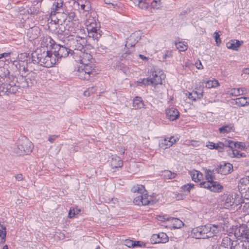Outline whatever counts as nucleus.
Listing matches in <instances>:
<instances>
[{
	"mask_svg": "<svg viewBox=\"0 0 249 249\" xmlns=\"http://www.w3.org/2000/svg\"><path fill=\"white\" fill-rule=\"evenodd\" d=\"M76 31L77 30L75 29H68L70 35L67 38H63L62 37L61 38L64 39V45H66L67 47L71 48L73 56L86 48L85 46L86 43L85 38L75 35Z\"/></svg>",
	"mask_w": 249,
	"mask_h": 249,
	"instance_id": "1",
	"label": "nucleus"
},
{
	"mask_svg": "<svg viewBox=\"0 0 249 249\" xmlns=\"http://www.w3.org/2000/svg\"><path fill=\"white\" fill-rule=\"evenodd\" d=\"M223 229L222 224H208L193 229L192 235L196 239H207L216 236Z\"/></svg>",
	"mask_w": 249,
	"mask_h": 249,
	"instance_id": "2",
	"label": "nucleus"
},
{
	"mask_svg": "<svg viewBox=\"0 0 249 249\" xmlns=\"http://www.w3.org/2000/svg\"><path fill=\"white\" fill-rule=\"evenodd\" d=\"M0 71L2 73L0 74V78L6 79L4 83L0 85V95H7L10 94H14L18 91V88L16 83L12 79L9 80V70L5 68H0Z\"/></svg>",
	"mask_w": 249,
	"mask_h": 249,
	"instance_id": "3",
	"label": "nucleus"
},
{
	"mask_svg": "<svg viewBox=\"0 0 249 249\" xmlns=\"http://www.w3.org/2000/svg\"><path fill=\"white\" fill-rule=\"evenodd\" d=\"M131 190L133 193H137L138 194L133 201L136 205H147L154 204L155 202L152 199V197L147 196L144 186L142 185L134 186Z\"/></svg>",
	"mask_w": 249,
	"mask_h": 249,
	"instance_id": "4",
	"label": "nucleus"
},
{
	"mask_svg": "<svg viewBox=\"0 0 249 249\" xmlns=\"http://www.w3.org/2000/svg\"><path fill=\"white\" fill-rule=\"evenodd\" d=\"M33 147V144L27 138L21 137L18 139L14 150L18 155H27L32 151Z\"/></svg>",
	"mask_w": 249,
	"mask_h": 249,
	"instance_id": "5",
	"label": "nucleus"
},
{
	"mask_svg": "<svg viewBox=\"0 0 249 249\" xmlns=\"http://www.w3.org/2000/svg\"><path fill=\"white\" fill-rule=\"evenodd\" d=\"M97 74L94 64L91 63L82 65L77 71L76 74L79 78L89 80Z\"/></svg>",
	"mask_w": 249,
	"mask_h": 249,
	"instance_id": "6",
	"label": "nucleus"
},
{
	"mask_svg": "<svg viewBox=\"0 0 249 249\" xmlns=\"http://www.w3.org/2000/svg\"><path fill=\"white\" fill-rule=\"evenodd\" d=\"M40 58V65L47 68H50L57 63V58L53 54L52 51H47L46 53H41Z\"/></svg>",
	"mask_w": 249,
	"mask_h": 249,
	"instance_id": "7",
	"label": "nucleus"
},
{
	"mask_svg": "<svg viewBox=\"0 0 249 249\" xmlns=\"http://www.w3.org/2000/svg\"><path fill=\"white\" fill-rule=\"evenodd\" d=\"M78 53L73 56L76 61H79L82 65L91 63L92 56L91 55L90 51L89 50L86 48Z\"/></svg>",
	"mask_w": 249,
	"mask_h": 249,
	"instance_id": "8",
	"label": "nucleus"
},
{
	"mask_svg": "<svg viewBox=\"0 0 249 249\" xmlns=\"http://www.w3.org/2000/svg\"><path fill=\"white\" fill-rule=\"evenodd\" d=\"M87 29L88 33V36L92 37L93 40L98 41L101 37L102 35L101 31L98 29L97 23L95 21L89 22L88 21Z\"/></svg>",
	"mask_w": 249,
	"mask_h": 249,
	"instance_id": "9",
	"label": "nucleus"
},
{
	"mask_svg": "<svg viewBox=\"0 0 249 249\" xmlns=\"http://www.w3.org/2000/svg\"><path fill=\"white\" fill-rule=\"evenodd\" d=\"M66 45H64V43L55 45L54 49H57V51H54L53 54H55L57 58V63H58L59 60L62 57H67L69 54L72 55V52L71 50V48H68V47L65 46Z\"/></svg>",
	"mask_w": 249,
	"mask_h": 249,
	"instance_id": "10",
	"label": "nucleus"
},
{
	"mask_svg": "<svg viewBox=\"0 0 249 249\" xmlns=\"http://www.w3.org/2000/svg\"><path fill=\"white\" fill-rule=\"evenodd\" d=\"M73 24L72 22H70L69 24H67V27H68V29L63 25H56L55 28L53 30V33L58 36V39L61 42V43H63L64 39H61V37L63 38H67V36L70 35L69 32L68 31V29H71L72 28H71L70 26Z\"/></svg>",
	"mask_w": 249,
	"mask_h": 249,
	"instance_id": "11",
	"label": "nucleus"
},
{
	"mask_svg": "<svg viewBox=\"0 0 249 249\" xmlns=\"http://www.w3.org/2000/svg\"><path fill=\"white\" fill-rule=\"evenodd\" d=\"M238 190L245 199H249V176L240 179Z\"/></svg>",
	"mask_w": 249,
	"mask_h": 249,
	"instance_id": "12",
	"label": "nucleus"
},
{
	"mask_svg": "<svg viewBox=\"0 0 249 249\" xmlns=\"http://www.w3.org/2000/svg\"><path fill=\"white\" fill-rule=\"evenodd\" d=\"M234 235L238 239L241 238L246 240L249 238V230L246 224H242L236 227L234 231Z\"/></svg>",
	"mask_w": 249,
	"mask_h": 249,
	"instance_id": "13",
	"label": "nucleus"
},
{
	"mask_svg": "<svg viewBox=\"0 0 249 249\" xmlns=\"http://www.w3.org/2000/svg\"><path fill=\"white\" fill-rule=\"evenodd\" d=\"M11 79H12L16 82L18 89L19 87H28L33 84L31 80L29 82L27 78L22 75H20L18 77L11 75L9 76V80H11Z\"/></svg>",
	"mask_w": 249,
	"mask_h": 249,
	"instance_id": "14",
	"label": "nucleus"
},
{
	"mask_svg": "<svg viewBox=\"0 0 249 249\" xmlns=\"http://www.w3.org/2000/svg\"><path fill=\"white\" fill-rule=\"evenodd\" d=\"M152 77H150V83L153 85L162 84V80L165 78V75L162 71H153L151 70Z\"/></svg>",
	"mask_w": 249,
	"mask_h": 249,
	"instance_id": "15",
	"label": "nucleus"
},
{
	"mask_svg": "<svg viewBox=\"0 0 249 249\" xmlns=\"http://www.w3.org/2000/svg\"><path fill=\"white\" fill-rule=\"evenodd\" d=\"M233 171L232 165L230 163H224L217 166L215 168V171L218 174H220L223 175H227Z\"/></svg>",
	"mask_w": 249,
	"mask_h": 249,
	"instance_id": "16",
	"label": "nucleus"
},
{
	"mask_svg": "<svg viewBox=\"0 0 249 249\" xmlns=\"http://www.w3.org/2000/svg\"><path fill=\"white\" fill-rule=\"evenodd\" d=\"M41 44L42 47L49 49H54L55 45H56L55 41L49 36H46L42 37Z\"/></svg>",
	"mask_w": 249,
	"mask_h": 249,
	"instance_id": "17",
	"label": "nucleus"
},
{
	"mask_svg": "<svg viewBox=\"0 0 249 249\" xmlns=\"http://www.w3.org/2000/svg\"><path fill=\"white\" fill-rule=\"evenodd\" d=\"M231 249H249V240H245L239 242L233 241Z\"/></svg>",
	"mask_w": 249,
	"mask_h": 249,
	"instance_id": "18",
	"label": "nucleus"
},
{
	"mask_svg": "<svg viewBox=\"0 0 249 249\" xmlns=\"http://www.w3.org/2000/svg\"><path fill=\"white\" fill-rule=\"evenodd\" d=\"M176 142V140L174 137L165 138L160 141L159 146L163 149H165L172 146Z\"/></svg>",
	"mask_w": 249,
	"mask_h": 249,
	"instance_id": "19",
	"label": "nucleus"
},
{
	"mask_svg": "<svg viewBox=\"0 0 249 249\" xmlns=\"http://www.w3.org/2000/svg\"><path fill=\"white\" fill-rule=\"evenodd\" d=\"M166 114L167 117L171 121L176 120L179 116V111L174 107L167 108L166 110Z\"/></svg>",
	"mask_w": 249,
	"mask_h": 249,
	"instance_id": "20",
	"label": "nucleus"
},
{
	"mask_svg": "<svg viewBox=\"0 0 249 249\" xmlns=\"http://www.w3.org/2000/svg\"><path fill=\"white\" fill-rule=\"evenodd\" d=\"M40 30L37 26H34L28 29L27 35L30 40H34L38 37Z\"/></svg>",
	"mask_w": 249,
	"mask_h": 249,
	"instance_id": "21",
	"label": "nucleus"
},
{
	"mask_svg": "<svg viewBox=\"0 0 249 249\" xmlns=\"http://www.w3.org/2000/svg\"><path fill=\"white\" fill-rule=\"evenodd\" d=\"M153 239L156 238V243H165L168 241V237L167 234L164 232H160L158 234H154Z\"/></svg>",
	"mask_w": 249,
	"mask_h": 249,
	"instance_id": "22",
	"label": "nucleus"
},
{
	"mask_svg": "<svg viewBox=\"0 0 249 249\" xmlns=\"http://www.w3.org/2000/svg\"><path fill=\"white\" fill-rule=\"evenodd\" d=\"M110 164L112 168H116L122 167L123 165V162L120 157L114 155L111 158Z\"/></svg>",
	"mask_w": 249,
	"mask_h": 249,
	"instance_id": "23",
	"label": "nucleus"
},
{
	"mask_svg": "<svg viewBox=\"0 0 249 249\" xmlns=\"http://www.w3.org/2000/svg\"><path fill=\"white\" fill-rule=\"evenodd\" d=\"M234 205H237L235 198L232 195L228 196L224 204V207L226 209H230Z\"/></svg>",
	"mask_w": 249,
	"mask_h": 249,
	"instance_id": "24",
	"label": "nucleus"
},
{
	"mask_svg": "<svg viewBox=\"0 0 249 249\" xmlns=\"http://www.w3.org/2000/svg\"><path fill=\"white\" fill-rule=\"evenodd\" d=\"M243 42L242 41H240L238 40H231L227 43V47L228 49L237 51L240 46L242 45Z\"/></svg>",
	"mask_w": 249,
	"mask_h": 249,
	"instance_id": "25",
	"label": "nucleus"
},
{
	"mask_svg": "<svg viewBox=\"0 0 249 249\" xmlns=\"http://www.w3.org/2000/svg\"><path fill=\"white\" fill-rule=\"evenodd\" d=\"M203 97V91L202 89H198L194 90L189 93L188 98L196 101L197 99H201Z\"/></svg>",
	"mask_w": 249,
	"mask_h": 249,
	"instance_id": "26",
	"label": "nucleus"
},
{
	"mask_svg": "<svg viewBox=\"0 0 249 249\" xmlns=\"http://www.w3.org/2000/svg\"><path fill=\"white\" fill-rule=\"evenodd\" d=\"M137 42L138 40H136L135 35L132 34L127 38L125 43V47L128 49L134 47Z\"/></svg>",
	"mask_w": 249,
	"mask_h": 249,
	"instance_id": "27",
	"label": "nucleus"
},
{
	"mask_svg": "<svg viewBox=\"0 0 249 249\" xmlns=\"http://www.w3.org/2000/svg\"><path fill=\"white\" fill-rule=\"evenodd\" d=\"M190 174L192 180L195 182L199 181L203 178L202 174L196 170H193L190 171Z\"/></svg>",
	"mask_w": 249,
	"mask_h": 249,
	"instance_id": "28",
	"label": "nucleus"
},
{
	"mask_svg": "<svg viewBox=\"0 0 249 249\" xmlns=\"http://www.w3.org/2000/svg\"><path fill=\"white\" fill-rule=\"evenodd\" d=\"M232 242L229 237H225L223 238L221 244L218 249H229V247L231 246Z\"/></svg>",
	"mask_w": 249,
	"mask_h": 249,
	"instance_id": "29",
	"label": "nucleus"
},
{
	"mask_svg": "<svg viewBox=\"0 0 249 249\" xmlns=\"http://www.w3.org/2000/svg\"><path fill=\"white\" fill-rule=\"evenodd\" d=\"M133 107L135 109H140L144 107V103L140 97H136L133 101Z\"/></svg>",
	"mask_w": 249,
	"mask_h": 249,
	"instance_id": "30",
	"label": "nucleus"
},
{
	"mask_svg": "<svg viewBox=\"0 0 249 249\" xmlns=\"http://www.w3.org/2000/svg\"><path fill=\"white\" fill-rule=\"evenodd\" d=\"M211 191L213 192H220L223 189V187L218 182L212 181Z\"/></svg>",
	"mask_w": 249,
	"mask_h": 249,
	"instance_id": "31",
	"label": "nucleus"
},
{
	"mask_svg": "<svg viewBox=\"0 0 249 249\" xmlns=\"http://www.w3.org/2000/svg\"><path fill=\"white\" fill-rule=\"evenodd\" d=\"M215 168L213 169L212 170L210 169H206L205 171V175L206 180L213 181L214 179H215Z\"/></svg>",
	"mask_w": 249,
	"mask_h": 249,
	"instance_id": "32",
	"label": "nucleus"
},
{
	"mask_svg": "<svg viewBox=\"0 0 249 249\" xmlns=\"http://www.w3.org/2000/svg\"><path fill=\"white\" fill-rule=\"evenodd\" d=\"M63 1L59 0L57 1H55L52 7L51 15H54L56 11H58L59 9L62 8L63 6Z\"/></svg>",
	"mask_w": 249,
	"mask_h": 249,
	"instance_id": "33",
	"label": "nucleus"
},
{
	"mask_svg": "<svg viewBox=\"0 0 249 249\" xmlns=\"http://www.w3.org/2000/svg\"><path fill=\"white\" fill-rule=\"evenodd\" d=\"M84 0H78L77 2L81 10L85 11H89L90 10L89 2L88 1H85V2L84 3Z\"/></svg>",
	"mask_w": 249,
	"mask_h": 249,
	"instance_id": "34",
	"label": "nucleus"
},
{
	"mask_svg": "<svg viewBox=\"0 0 249 249\" xmlns=\"http://www.w3.org/2000/svg\"><path fill=\"white\" fill-rule=\"evenodd\" d=\"M246 97H240L235 100V104L239 107H244L249 105V102Z\"/></svg>",
	"mask_w": 249,
	"mask_h": 249,
	"instance_id": "35",
	"label": "nucleus"
},
{
	"mask_svg": "<svg viewBox=\"0 0 249 249\" xmlns=\"http://www.w3.org/2000/svg\"><path fill=\"white\" fill-rule=\"evenodd\" d=\"M6 236V227L0 224V244H3L5 242Z\"/></svg>",
	"mask_w": 249,
	"mask_h": 249,
	"instance_id": "36",
	"label": "nucleus"
},
{
	"mask_svg": "<svg viewBox=\"0 0 249 249\" xmlns=\"http://www.w3.org/2000/svg\"><path fill=\"white\" fill-rule=\"evenodd\" d=\"M170 219L174 229L181 228L184 225L183 222L177 218L170 217Z\"/></svg>",
	"mask_w": 249,
	"mask_h": 249,
	"instance_id": "37",
	"label": "nucleus"
},
{
	"mask_svg": "<svg viewBox=\"0 0 249 249\" xmlns=\"http://www.w3.org/2000/svg\"><path fill=\"white\" fill-rule=\"evenodd\" d=\"M204 83L205 84V87L208 89L216 87L219 85L218 81L215 79L208 80L206 83L203 82V86H204Z\"/></svg>",
	"mask_w": 249,
	"mask_h": 249,
	"instance_id": "38",
	"label": "nucleus"
},
{
	"mask_svg": "<svg viewBox=\"0 0 249 249\" xmlns=\"http://www.w3.org/2000/svg\"><path fill=\"white\" fill-rule=\"evenodd\" d=\"M233 128V125L231 124L225 125L222 126V127L219 128V131L220 133L222 134H227L231 131L232 128Z\"/></svg>",
	"mask_w": 249,
	"mask_h": 249,
	"instance_id": "39",
	"label": "nucleus"
},
{
	"mask_svg": "<svg viewBox=\"0 0 249 249\" xmlns=\"http://www.w3.org/2000/svg\"><path fill=\"white\" fill-rule=\"evenodd\" d=\"M139 8L143 10H146L149 6V2L147 0H140L135 4Z\"/></svg>",
	"mask_w": 249,
	"mask_h": 249,
	"instance_id": "40",
	"label": "nucleus"
},
{
	"mask_svg": "<svg viewBox=\"0 0 249 249\" xmlns=\"http://www.w3.org/2000/svg\"><path fill=\"white\" fill-rule=\"evenodd\" d=\"M230 94L233 96H238L244 94L243 89L233 88L229 91Z\"/></svg>",
	"mask_w": 249,
	"mask_h": 249,
	"instance_id": "41",
	"label": "nucleus"
},
{
	"mask_svg": "<svg viewBox=\"0 0 249 249\" xmlns=\"http://www.w3.org/2000/svg\"><path fill=\"white\" fill-rule=\"evenodd\" d=\"M162 176L164 179H169L175 178L177 176V174L169 170H165L162 172Z\"/></svg>",
	"mask_w": 249,
	"mask_h": 249,
	"instance_id": "42",
	"label": "nucleus"
},
{
	"mask_svg": "<svg viewBox=\"0 0 249 249\" xmlns=\"http://www.w3.org/2000/svg\"><path fill=\"white\" fill-rule=\"evenodd\" d=\"M165 0H154L151 4V7L156 9H159L163 6Z\"/></svg>",
	"mask_w": 249,
	"mask_h": 249,
	"instance_id": "43",
	"label": "nucleus"
},
{
	"mask_svg": "<svg viewBox=\"0 0 249 249\" xmlns=\"http://www.w3.org/2000/svg\"><path fill=\"white\" fill-rule=\"evenodd\" d=\"M177 48L179 51H185L187 49V43L185 42L179 41L178 43L176 42Z\"/></svg>",
	"mask_w": 249,
	"mask_h": 249,
	"instance_id": "44",
	"label": "nucleus"
},
{
	"mask_svg": "<svg viewBox=\"0 0 249 249\" xmlns=\"http://www.w3.org/2000/svg\"><path fill=\"white\" fill-rule=\"evenodd\" d=\"M228 144V146L231 147V148H233V146L235 147V148H238L241 149L244 148V145L242 142H234L232 141H229Z\"/></svg>",
	"mask_w": 249,
	"mask_h": 249,
	"instance_id": "45",
	"label": "nucleus"
},
{
	"mask_svg": "<svg viewBox=\"0 0 249 249\" xmlns=\"http://www.w3.org/2000/svg\"><path fill=\"white\" fill-rule=\"evenodd\" d=\"M42 54L41 53H32V58L33 62L35 63H38L40 65L41 62H40V58L39 57H41Z\"/></svg>",
	"mask_w": 249,
	"mask_h": 249,
	"instance_id": "46",
	"label": "nucleus"
},
{
	"mask_svg": "<svg viewBox=\"0 0 249 249\" xmlns=\"http://www.w3.org/2000/svg\"><path fill=\"white\" fill-rule=\"evenodd\" d=\"M212 184V181L207 180L206 181H203L200 183V187L204 188H206L211 190Z\"/></svg>",
	"mask_w": 249,
	"mask_h": 249,
	"instance_id": "47",
	"label": "nucleus"
},
{
	"mask_svg": "<svg viewBox=\"0 0 249 249\" xmlns=\"http://www.w3.org/2000/svg\"><path fill=\"white\" fill-rule=\"evenodd\" d=\"M95 87H92L88 88L84 92V94L86 96H89L91 94L94 93L96 91Z\"/></svg>",
	"mask_w": 249,
	"mask_h": 249,
	"instance_id": "48",
	"label": "nucleus"
},
{
	"mask_svg": "<svg viewBox=\"0 0 249 249\" xmlns=\"http://www.w3.org/2000/svg\"><path fill=\"white\" fill-rule=\"evenodd\" d=\"M106 4L112 5L113 8L118 6V0H104Z\"/></svg>",
	"mask_w": 249,
	"mask_h": 249,
	"instance_id": "49",
	"label": "nucleus"
},
{
	"mask_svg": "<svg viewBox=\"0 0 249 249\" xmlns=\"http://www.w3.org/2000/svg\"><path fill=\"white\" fill-rule=\"evenodd\" d=\"M194 187V185L192 183H188L183 185L181 188L184 191V192L187 193H189L191 188Z\"/></svg>",
	"mask_w": 249,
	"mask_h": 249,
	"instance_id": "50",
	"label": "nucleus"
},
{
	"mask_svg": "<svg viewBox=\"0 0 249 249\" xmlns=\"http://www.w3.org/2000/svg\"><path fill=\"white\" fill-rule=\"evenodd\" d=\"M124 244L129 248H134L135 247V243L134 241L130 240V239H126L124 241Z\"/></svg>",
	"mask_w": 249,
	"mask_h": 249,
	"instance_id": "51",
	"label": "nucleus"
},
{
	"mask_svg": "<svg viewBox=\"0 0 249 249\" xmlns=\"http://www.w3.org/2000/svg\"><path fill=\"white\" fill-rule=\"evenodd\" d=\"M225 146H226V144L222 142H219L217 143H215L214 149L218 150L219 151H222Z\"/></svg>",
	"mask_w": 249,
	"mask_h": 249,
	"instance_id": "52",
	"label": "nucleus"
},
{
	"mask_svg": "<svg viewBox=\"0 0 249 249\" xmlns=\"http://www.w3.org/2000/svg\"><path fill=\"white\" fill-rule=\"evenodd\" d=\"M141 80V81H139V84L140 85H141V84H143L144 85H149L151 84L150 83V78H143Z\"/></svg>",
	"mask_w": 249,
	"mask_h": 249,
	"instance_id": "53",
	"label": "nucleus"
},
{
	"mask_svg": "<svg viewBox=\"0 0 249 249\" xmlns=\"http://www.w3.org/2000/svg\"><path fill=\"white\" fill-rule=\"evenodd\" d=\"M214 37L215 38L216 43L217 46H219V45L220 44V43L221 42V39L220 38V36L218 34V33L216 32H214Z\"/></svg>",
	"mask_w": 249,
	"mask_h": 249,
	"instance_id": "54",
	"label": "nucleus"
},
{
	"mask_svg": "<svg viewBox=\"0 0 249 249\" xmlns=\"http://www.w3.org/2000/svg\"><path fill=\"white\" fill-rule=\"evenodd\" d=\"M67 18L69 19V21L70 20H74L76 18L75 13L73 12L69 13ZM70 22H69V23Z\"/></svg>",
	"mask_w": 249,
	"mask_h": 249,
	"instance_id": "55",
	"label": "nucleus"
},
{
	"mask_svg": "<svg viewBox=\"0 0 249 249\" xmlns=\"http://www.w3.org/2000/svg\"><path fill=\"white\" fill-rule=\"evenodd\" d=\"M240 151L236 149H233L232 150V154H231V155L233 157H236L239 158V154H240Z\"/></svg>",
	"mask_w": 249,
	"mask_h": 249,
	"instance_id": "56",
	"label": "nucleus"
},
{
	"mask_svg": "<svg viewBox=\"0 0 249 249\" xmlns=\"http://www.w3.org/2000/svg\"><path fill=\"white\" fill-rule=\"evenodd\" d=\"M158 220L161 221L171 220L170 218L168 217L167 215H164L163 216H160Z\"/></svg>",
	"mask_w": 249,
	"mask_h": 249,
	"instance_id": "57",
	"label": "nucleus"
},
{
	"mask_svg": "<svg viewBox=\"0 0 249 249\" xmlns=\"http://www.w3.org/2000/svg\"><path fill=\"white\" fill-rule=\"evenodd\" d=\"M195 65L197 69L201 70L203 68L202 63L200 60L196 62Z\"/></svg>",
	"mask_w": 249,
	"mask_h": 249,
	"instance_id": "58",
	"label": "nucleus"
},
{
	"mask_svg": "<svg viewBox=\"0 0 249 249\" xmlns=\"http://www.w3.org/2000/svg\"><path fill=\"white\" fill-rule=\"evenodd\" d=\"M57 137H58V136H57V135H51L49 136V137L48 138V140L50 142L52 143L56 140V139Z\"/></svg>",
	"mask_w": 249,
	"mask_h": 249,
	"instance_id": "59",
	"label": "nucleus"
},
{
	"mask_svg": "<svg viewBox=\"0 0 249 249\" xmlns=\"http://www.w3.org/2000/svg\"><path fill=\"white\" fill-rule=\"evenodd\" d=\"M130 51H126L125 53H124L123 54H122V57L124 58H128V59L130 58L131 59V57L130 56H128V55H130Z\"/></svg>",
	"mask_w": 249,
	"mask_h": 249,
	"instance_id": "60",
	"label": "nucleus"
},
{
	"mask_svg": "<svg viewBox=\"0 0 249 249\" xmlns=\"http://www.w3.org/2000/svg\"><path fill=\"white\" fill-rule=\"evenodd\" d=\"M134 243H135V247H142V246H145V244L142 241H134Z\"/></svg>",
	"mask_w": 249,
	"mask_h": 249,
	"instance_id": "61",
	"label": "nucleus"
},
{
	"mask_svg": "<svg viewBox=\"0 0 249 249\" xmlns=\"http://www.w3.org/2000/svg\"><path fill=\"white\" fill-rule=\"evenodd\" d=\"M215 143L209 142L206 146L211 149H214Z\"/></svg>",
	"mask_w": 249,
	"mask_h": 249,
	"instance_id": "62",
	"label": "nucleus"
},
{
	"mask_svg": "<svg viewBox=\"0 0 249 249\" xmlns=\"http://www.w3.org/2000/svg\"><path fill=\"white\" fill-rule=\"evenodd\" d=\"M15 178L18 181H21L23 179V176L21 174H19L15 175Z\"/></svg>",
	"mask_w": 249,
	"mask_h": 249,
	"instance_id": "63",
	"label": "nucleus"
},
{
	"mask_svg": "<svg viewBox=\"0 0 249 249\" xmlns=\"http://www.w3.org/2000/svg\"><path fill=\"white\" fill-rule=\"evenodd\" d=\"M75 214V212H72V211L71 210H70L69 213V216L70 218H71L74 216V215Z\"/></svg>",
	"mask_w": 249,
	"mask_h": 249,
	"instance_id": "64",
	"label": "nucleus"
}]
</instances>
